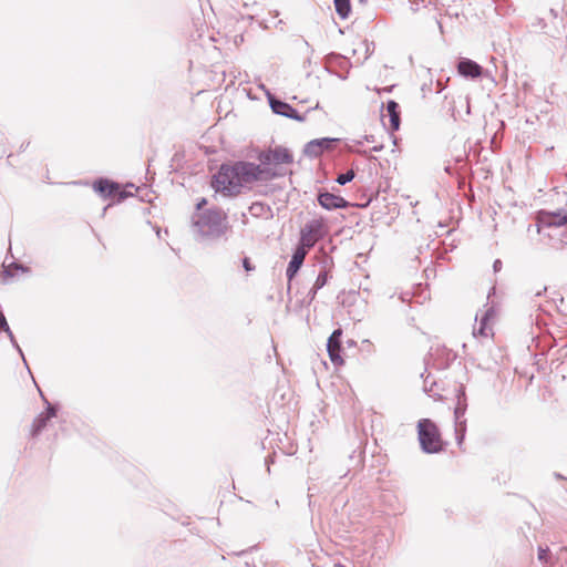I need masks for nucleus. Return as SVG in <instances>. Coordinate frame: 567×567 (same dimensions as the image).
<instances>
[{
	"mask_svg": "<svg viewBox=\"0 0 567 567\" xmlns=\"http://www.w3.org/2000/svg\"><path fill=\"white\" fill-rule=\"evenodd\" d=\"M277 173L248 161L221 164L210 179L212 188L224 197H236L251 190L257 183L277 177Z\"/></svg>",
	"mask_w": 567,
	"mask_h": 567,
	"instance_id": "f257e3e1",
	"label": "nucleus"
},
{
	"mask_svg": "<svg viewBox=\"0 0 567 567\" xmlns=\"http://www.w3.org/2000/svg\"><path fill=\"white\" fill-rule=\"evenodd\" d=\"M417 437L425 453H439L443 450V440L437 425L430 419L417 422Z\"/></svg>",
	"mask_w": 567,
	"mask_h": 567,
	"instance_id": "f03ea898",
	"label": "nucleus"
},
{
	"mask_svg": "<svg viewBox=\"0 0 567 567\" xmlns=\"http://www.w3.org/2000/svg\"><path fill=\"white\" fill-rule=\"evenodd\" d=\"M258 159L260 161L259 165H261L262 167H267L271 172L276 173V171H274L271 167L277 168L282 165L292 164L293 155L287 147L275 146L260 152L258 155ZM277 176H279L282 173L277 172Z\"/></svg>",
	"mask_w": 567,
	"mask_h": 567,
	"instance_id": "7ed1b4c3",
	"label": "nucleus"
},
{
	"mask_svg": "<svg viewBox=\"0 0 567 567\" xmlns=\"http://www.w3.org/2000/svg\"><path fill=\"white\" fill-rule=\"evenodd\" d=\"M326 233L327 229L323 219H312L301 229L300 245L310 249L316 245L318 240L323 238Z\"/></svg>",
	"mask_w": 567,
	"mask_h": 567,
	"instance_id": "20e7f679",
	"label": "nucleus"
},
{
	"mask_svg": "<svg viewBox=\"0 0 567 567\" xmlns=\"http://www.w3.org/2000/svg\"><path fill=\"white\" fill-rule=\"evenodd\" d=\"M93 189L104 198H111L113 202L120 203L127 196L132 195L110 179L101 178L93 183Z\"/></svg>",
	"mask_w": 567,
	"mask_h": 567,
	"instance_id": "39448f33",
	"label": "nucleus"
},
{
	"mask_svg": "<svg viewBox=\"0 0 567 567\" xmlns=\"http://www.w3.org/2000/svg\"><path fill=\"white\" fill-rule=\"evenodd\" d=\"M341 337H342V330L337 329L332 332L330 338L328 339L327 350L329 353V358L331 362L334 365H342L344 363V360L341 355Z\"/></svg>",
	"mask_w": 567,
	"mask_h": 567,
	"instance_id": "423d86ee",
	"label": "nucleus"
},
{
	"mask_svg": "<svg viewBox=\"0 0 567 567\" xmlns=\"http://www.w3.org/2000/svg\"><path fill=\"white\" fill-rule=\"evenodd\" d=\"M318 202L324 209L328 210L346 208L349 206V203L342 196L334 195L328 192L320 193L318 195Z\"/></svg>",
	"mask_w": 567,
	"mask_h": 567,
	"instance_id": "0eeeda50",
	"label": "nucleus"
},
{
	"mask_svg": "<svg viewBox=\"0 0 567 567\" xmlns=\"http://www.w3.org/2000/svg\"><path fill=\"white\" fill-rule=\"evenodd\" d=\"M226 221L227 214L221 209H210L206 212L200 220V223L204 225L212 227H223L225 230L227 229Z\"/></svg>",
	"mask_w": 567,
	"mask_h": 567,
	"instance_id": "6e6552de",
	"label": "nucleus"
},
{
	"mask_svg": "<svg viewBox=\"0 0 567 567\" xmlns=\"http://www.w3.org/2000/svg\"><path fill=\"white\" fill-rule=\"evenodd\" d=\"M307 252H308V248H306L301 245L299 247H297V249L295 250L292 258L287 267V277L289 280H291L296 276V274L302 266L303 260L307 256Z\"/></svg>",
	"mask_w": 567,
	"mask_h": 567,
	"instance_id": "1a4fd4ad",
	"label": "nucleus"
},
{
	"mask_svg": "<svg viewBox=\"0 0 567 567\" xmlns=\"http://www.w3.org/2000/svg\"><path fill=\"white\" fill-rule=\"evenodd\" d=\"M457 71L465 78L476 79L482 75L483 68L470 59H463L457 64Z\"/></svg>",
	"mask_w": 567,
	"mask_h": 567,
	"instance_id": "9d476101",
	"label": "nucleus"
},
{
	"mask_svg": "<svg viewBox=\"0 0 567 567\" xmlns=\"http://www.w3.org/2000/svg\"><path fill=\"white\" fill-rule=\"evenodd\" d=\"M55 416V409L49 405L45 411L41 412L31 425V435H38L45 426L50 419Z\"/></svg>",
	"mask_w": 567,
	"mask_h": 567,
	"instance_id": "9b49d317",
	"label": "nucleus"
},
{
	"mask_svg": "<svg viewBox=\"0 0 567 567\" xmlns=\"http://www.w3.org/2000/svg\"><path fill=\"white\" fill-rule=\"evenodd\" d=\"M493 319H494V312L488 310L484 313V316L480 320V327L475 329L474 334L482 337V338H488L493 336Z\"/></svg>",
	"mask_w": 567,
	"mask_h": 567,
	"instance_id": "f8f14e48",
	"label": "nucleus"
},
{
	"mask_svg": "<svg viewBox=\"0 0 567 567\" xmlns=\"http://www.w3.org/2000/svg\"><path fill=\"white\" fill-rule=\"evenodd\" d=\"M540 223L547 226H563L567 224V215L540 212L538 215Z\"/></svg>",
	"mask_w": 567,
	"mask_h": 567,
	"instance_id": "ddd939ff",
	"label": "nucleus"
},
{
	"mask_svg": "<svg viewBox=\"0 0 567 567\" xmlns=\"http://www.w3.org/2000/svg\"><path fill=\"white\" fill-rule=\"evenodd\" d=\"M271 109L275 113L290 118H298L297 111L286 102L274 100L271 101Z\"/></svg>",
	"mask_w": 567,
	"mask_h": 567,
	"instance_id": "4468645a",
	"label": "nucleus"
},
{
	"mask_svg": "<svg viewBox=\"0 0 567 567\" xmlns=\"http://www.w3.org/2000/svg\"><path fill=\"white\" fill-rule=\"evenodd\" d=\"M399 105L394 101H389L386 105V111L390 116V127L393 131L399 130L400 127V112H399Z\"/></svg>",
	"mask_w": 567,
	"mask_h": 567,
	"instance_id": "2eb2a0df",
	"label": "nucleus"
},
{
	"mask_svg": "<svg viewBox=\"0 0 567 567\" xmlns=\"http://www.w3.org/2000/svg\"><path fill=\"white\" fill-rule=\"evenodd\" d=\"M334 8L341 19H347L351 12L350 0H333Z\"/></svg>",
	"mask_w": 567,
	"mask_h": 567,
	"instance_id": "dca6fc26",
	"label": "nucleus"
},
{
	"mask_svg": "<svg viewBox=\"0 0 567 567\" xmlns=\"http://www.w3.org/2000/svg\"><path fill=\"white\" fill-rule=\"evenodd\" d=\"M354 178V172L353 169H350L348 171L347 173L344 174H340L337 178V182L340 184V185H344L349 182H351L352 179Z\"/></svg>",
	"mask_w": 567,
	"mask_h": 567,
	"instance_id": "f3484780",
	"label": "nucleus"
},
{
	"mask_svg": "<svg viewBox=\"0 0 567 567\" xmlns=\"http://www.w3.org/2000/svg\"><path fill=\"white\" fill-rule=\"evenodd\" d=\"M327 280H328V274L327 271H322L318 275L316 281H315V285H313V288L317 290V289H320L322 288L326 284H327Z\"/></svg>",
	"mask_w": 567,
	"mask_h": 567,
	"instance_id": "a211bd4d",
	"label": "nucleus"
},
{
	"mask_svg": "<svg viewBox=\"0 0 567 567\" xmlns=\"http://www.w3.org/2000/svg\"><path fill=\"white\" fill-rule=\"evenodd\" d=\"M549 558V548L548 547H539L538 548V559L540 561L547 563Z\"/></svg>",
	"mask_w": 567,
	"mask_h": 567,
	"instance_id": "6ab92c4d",
	"label": "nucleus"
},
{
	"mask_svg": "<svg viewBox=\"0 0 567 567\" xmlns=\"http://www.w3.org/2000/svg\"><path fill=\"white\" fill-rule=\"evenodd\" d=\"M1 331H6L8 332L9 334H11V331H10V328L7 323V320H6V317L2 313V311L0 310V332Z\"/></svg>",
	"mask_w": 567,
	"mask_h": 567,
	"instance_id": "aec40b11",
	"label": "nucleus"
},
{
	"mask_svg": "<svg viewBox=\"0 0 567 567\" xmlns=\"http://www.w3.org/2000/svg\"><path fill=\"white\" fill-rule=\"evenodd\" d=\"M243 266L247 272L252 271L255 269L254 265L251 264L249 258H244Z\"/></svg>",
	"mask_w": 567,
	"mask_h": 567,
	"instance_id": "412c9836",
	"label": "nucleus"
},
{
	"mask_svg": "<svg viewBox=\"0 0 567 567\" xmlns=\"http://www.w3.org/2000/svg\"><path fill=\"white\" fill-rule=\"evenodd\" d=\"M559 301H560V305H557L558 310L563 315L567 316V303L565 302V298L561 297Z\"/></svg>",
	"mask_w": 567,
	"mask_h": 567,
	"instance_id": "4be33fe9",
	"label": "nucleus"
},
{
	"mask_svg": "<svg viewBox=\"0 0 567 567\" xmlns=\"http://www.w3.org/2000/svg\"><path fill=\"white\" fill-rule=\"evenodd\" d=\"M207 204L206 198H202L197 204V209H202Z\"/></svg>",
	"mask_w": 567,
	"mask_h": 567,
	"instance_id": "5701e85b",
	"label": "nucleus"
},
{
	"mask_svg": "<svg viewBox=\"0 0 567 567\" xmlns=\"http://www.w3.org/2000/svg\"><path fill=\"white\" fill-rule=\"evenodd\" d=\"M16 270H21L22 272H24V269L21 267H16Z\"/></svg>",
	"mask_w": 567,
	"mask_h": 567,
	"instance_id": "b1692460",
	"label": "nucleus"
},
{
	"mask_svg": "<svg viewBox=\"0 0 567 567\" xmlns=\"http://www.w3.org/2000/svg\"><path fill=\"white\" fill-rule=\"evenodd\" d=\"M333 567H344L342 564H336Z\"/></svg>",
	"mask_w": 567,
	"mask_h": 567,
	"instance_id": "393cba45",
	"label": "nucleus"
},
{
	"mask_svg": "<svg viewBox=\"0 0 567 567\" xmlns=\"http://www.w3.org/2000/svg\"><path fill=\"white\" fill-rule=\"evenodd\" d=\"M361 2H363L364 0H360Z\"/></svg>",
	"mask_w": 567,
	"mask_h": 567,
	"instance_id": "a878e982",
	"label": "nucleus"
}]
</instances>
